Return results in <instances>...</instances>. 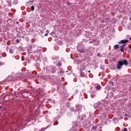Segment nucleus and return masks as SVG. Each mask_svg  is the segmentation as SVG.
I'll list each match as a JSON object with an SVG mask.
<instances>
[{"mask_svg":"<svg viewBox=\"0 0 131 131\" xmlns=\"http://www.w3.org/2000/svg\"><path fill=\"white\" fill-rule=\"evenodd\" d=\"M123 65H125V66H127V65H128V63L126 59L120 60L117 64V69H118V70H120V69L122 68Z\"/></svg>","mask_w":131,"mask_h":131,"instance_id":"1","label":"nucleus"},{"mask_svg":"<svg viewBox=\"0 0 131 131\" xmlns=\"http://www.w3.org/2000/svg\"><path fill=\"white\" fill-rule=\"evenodd\" d=\"M46 71L47 73H55L56 72V69L53 66L47 67L46 68Z\"/></svg>","mask_w":131,"mask_h":131,"instance_id":"2","label":"nucleus"},{"mask_svg":"<svg viewBox=\"0 0 131 131\" xmlns=\"http://www.w3.org/2000/svg\"><path fill=\"white\" fill-rule=\"evenodd\" d=\"M126 42H128V40H121L120 42H119V43H124L120 47V52H124V50H123L124 47H125L126 45L125 43H126Z\"/></svg>","mask_w":131,"mask_h":131,"instance_id":"3","label":"nucleus"},{"mask_svg":"<svg viewBox=\"0 0 131 131\" xmlns=\"http://www.w3.org/2000/svg\"><path fill=\"white\" fill-rule=\"evenodd\" d=\"M78 116L79 118L81 119V120H85V117H86V116L85 115H80V113L78 112Z\"/></svg>","mask_w":131,"mask_h":131,"instance_id":"4","label":"nucleus"},{"mask_svg":"<svg viewBox=\"0 0 131 131\" xmlns=\"http://www.w3.org/2000/svg\"><path fill=\"white\" fill-rule=\"evenodd\" d=\"M94 107L95 108H98V107H99V108H101L102 107V104L101 102H98L96 103H95L94 104Z\"/></svg>","mask_w":131,"mask_h":131,"instance_id":"5","label":"nucleus"},{"mask_svg":"<svg viewBox=\"0 0 131 131\" xmlns=\"http://www.w3.org/2000/svg\"><path fill=\"white\" fill-rule=\"evenodd\" d=\"M76 111H80L81 112V105H76Z\"/></svg>","mask_w":131,"mask_h":131,"instance_id":"6","label":"nucleus"},{"mask_svg":"<svg viewBox=\"0 0 131 131\" xmlns=\"http://www.w3.org/2000/svg\"><path fill=\"white\" fill-rule=\"evenodd\" d=\"M78 51L79 53H84V50L83 48H78Z\"/></svg>","mask_w":131,"mask_h":131,"instance_id":"7","label":"nucleus"},{"mask_svg":"<svg viewBox=\"0 0 131 131\" xmlns=\"http://www.w3.org/2000/svg\"><path fill=\"white\" fill-rule=\"evenodd\" d=\"M12 4H13V5H17V4H18L17 0L13 1V2H12Z\"/></svg>","mask_w":131,"mask_h":131,"instance_id":"8","label":"nucleus"},{"mask_svg":"<svg viewBox=\"0 0 131 131\" xmlns=\"http://www.w3.org/2000/svg\"><path fill=\"white\" fill-rule=\"evenodd\" d=\"M118 48H119V45H115L114 47V48L115 49V50L116 49H118Z\"/></svg>","mask_w":131,"mask_h":131,"instance_id":"9","label":"nucleus"},{"mask_svg":"<svg viewBox=\"0 0 131 131\" xmlns=\"http://www.w3.org/2000/svg\"><path fill=\"white\" fill-rule=\"evenodd\" d=\"M97 129V127L96 126H93L92 128V130H96Z\"/></svg>","mask_w":131,"mask_h":131,"instance_id":"10","label":"nucleus"},{"mask_svg":"<svg viewBox=\"0 0 131 131\" xmlns=\"http://www.w3.org/2000/svg\"><path fill=\"white\" fill-rule=\"evenodd\" d=\"M31 10L32 12H33V11H34V6H31Z\"/></svg>","mask_w":131,"mask_h":131,"instance_id":"11","label":"nucleus"},{"mask_svg":"<svg viewBox=\"0 0 131 131\" xmlns=\"http://www.w3.org/2000/svg\"><path fill=\"white\" fill-rule=\"evenodd\" d=\"M96 89H97V90H98V91H99V90L101 89V86L97 85L96 86Z\"/></svg>","mask_w":131,"mask_h":131,"instance_id":"12","label":"nucleus"},{"mask_svg":"<svg viewBox=\"0 0 131 131\" xmlns=\"http://www.w3.org/2000/svg\"><path fill=\"white\" fill-rule=\"evenodd\" d=\"M9 53L10 54H13V53H14V50L13 49H10V51H9Z\"/></svg>","mask_w":131,"mask_h":131,"instance_id":"13","label":"nucleus"},{"mask_svg":"<svg viewBox=\"0 0 131 131\" xmlns=\"http://www.w3.org/2000/svg\"><path fill=\"white\" fill-rule=\"evenodd\" d=\"M64 73V71H63L62 70H61L58 72V74H62V73Z\"/></svg>","mask_w":131,"mask_h":131,"instance_id":"14","label":"nucleus"},{"mask_svg":"<svg viewBox=\"0 0 131 131\" xmlns=\"http://www.w3.org/2000/svg\"><path fill=\"white\" fill-rule=\"evenodd\" d=\"M96 96V93H94L93 94H91L92 98H94Z\"/></svg>","mask_w":131,"mask_h":131,"instance_id":"15","label":"nucleus"},{"mask_svg":"<svg viewBox=\"0 0 131 131\" xmlns=\"http://www.w3.org/2000/svg\"><path fill=\"white\" fill-rule=\"evenodd\" d=\"M61 65H62V64L61 63V62H58V64H57V66L61 67Z\"/></svg>","mask_w":131,"mask_h":131,"instance_id":"16","label":"nucleus"},{"mask_svg":"<svg viewBox=\"0 0 131 131\" xmlns=\"http://www.w3.org/2000/svg\"><path fill=\"white\" fill-rule=\"evenodd\" d=\"M31 3L33 4V2H32V1H29V2H28V4H29V5H30V4H31Z\"/></svg>","mask_w":131,"mask_h":131,"instance_id":"17","label":"nucleus"},{"mask_svg":"<svg viewBox=\"0 0 131 131\" xmlns=\"http://www.w3.org/2000/svg\"><path fill=\"white\" fill-rule=\"evenodd\" d=\"M71 111H72V112H73V111H74V108L71 107Z\"/></svg>","mask_w":131,"mask_h":131,"instance_id":"18","label":"nucleus"},{"mask_svg":"<svg viewBox=\"0 0 131 131\" xmlns=\"http://www.w3.org/2000/svg\"><path fill=\"white\" fill-rule=\"evenodd\" d=\"M94 41H96V40H93L90 41V43H93L94 42Z\"/></svg>","mask_w":131,"mask_h":131,"instance_id":"19","label":"nucleus"},{"mask_svg":"<svg viewBox=\"0 0 131 131\" xmlns=\"http://www.w3.org/2000/svg\"><path fill=\"white\" fill-rule=\"evenodd\" d=\"M16 42H17V43H19V42H20V40L19 39H16Z\"/></svg>","mask_w":131,"mask_h":131,"instance_id":"20","label":"nucleus"},{"mask_svg":"<svg viewBox=\"0 0 131 131\" xmlns=\"http://www.w3.org/2000/svg\"><path fill=\"white\" fill-rule=\"evenodd\" d=\"M123 131H127V129L126 128H124Z\"/></svg>","mask_w":131,"mask_h":131,"instance_id":"21","label":"nucleus"},{"mask_svg":"<svg viewBox=\"0 0 131 131\" xmlns=\"http://www.w3.org/2000/svg\"><path fill=\"white\" fill-rule=\"evenodd\" d=\"M11 0H7V3H11Z\"/></svg>","mask_w":131,"mask_h":131,"instance_id":"22","label":"nucleus"},{"mask_svg":"<svg viewBox=\"0 0 131 131\" xmlns=\"http://www.w3.org/2000/svg\"><path fill=\"white\" fill-rule=\"evenodd\" d=\"M52 103H53V104H55V100H52Z\"/></svg>","mask_w":131,"mask_h":131,"instance_id":"23","label":"nucleus"},{"mask_svg":"<svg viewBox=\"0 0 131 131\" xmlns=\"http://www.w3.org/2000/svg\"><path fill=\"white\" fill-rule=\"evenodd\" d=\"M45 36H48V33L45 34Z\"/></svg>","mask_w":131,"mask_h":131,"instance_id":"24","label":"nucleus"},{"mask_svg":"<svg viewBox=\"0 0 131 131\" xmlns=\"http://www.w3.org/2000/svg\"><path fill=\"white\" fill-rule=\"evenodd\" d=\"M100 55H101V54H100L98 53V54H97V56H98V57H99V56H100Z\"/></svg>","mask_w":131,"mask_h":131,"instance_id":"25","label":"nucleus"},{"mask_svg":"<svg viewBox=\"0 0 131 131\" xmlns=\"http://www.w3.org/2000/svg\"><path fill=\"white\" fill-rule=\"evenodd\" d=\"M2 108H3V106L0 105V109H2Z\"/></svg>","mask_w":131,"mask_h":131,"instance_id":"26","label":"nucleus"},{"mask_svg":"<svg viewBox=\"0 0 131 131\" xmlns=\"http://www.w3.org/2000/svg\"><path fill=\"white\" fill-rule=\"evenodd\" d=\"M16 24H19V21L16 22Z\"/></svg>","mask_w":131,"mask_h":131,"instance_id":"27","label":"nucleus"},{"mask_svg":"<svg viewBox=\"0 0 131 131\" xmlns=\"http://www.w3.org/2000/svg\"><path fill=\"white\" fill-rule=\"evenodd\" d=\"M88 72H89V73H90L91 71H89Z\"/></svg>","mask_w":131,"mask_h":131,"instance_id":"28","label":"nucleus"},{"mask_svg":"<svg viewBox=\"0 0 131 131\" xmlns=\"http://www.w3.org/2000/svg\"><path fill=\"white\" fill-rule=\"evenodd\" d=\"M129 49H131V47L130 46H129Z\"/></svg>","mask_w":131,"mask_h":131,"instance_id":"29","label":"nucleus"},{"mask_svg":"<svg viewBox=\"0 0 131 131\" xmlns=\"http://www.w3.org/2000/svg\"><path fill=\"white\" fill-rule=\"evenodd\" d=\"M129 39L131 40V37H130Z\"/></svg>","mask_w":131,"mask_h":131,"instance_id":"30","label":"nucleus"},{"mask_svg":"<svg viewBox=\"0 0 131 131\" xmlns=\"http://www.w3.org/2000/svg\"><path fill=\"white\" fill-rule=\"evenodd\" d=\"M130 20H131V18H130Z\"/></svg>","mask_w":131,"mask_h":131,"instance_id":"31","label":"nucleus"},{"mask_svg":"<svg viewBox=\"0 0 131 131\" xmlns=\"http://www.w3.org/2000/svg\"><path fill=\"white\" fill-rule=\"evenodd\" d=\"M54 57H53V59H54Z\"/></svg>","mask_w":131,"mask_h":131,"instance_id":"32","label":"nucleus"}]
</instances>
